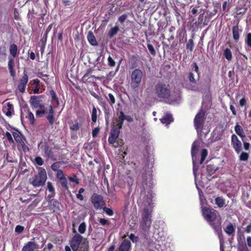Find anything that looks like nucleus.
<instances>
[{"mask_svg": "<svg viewBox=\"0 0 251 251\" xmlns=\"http://www.w3.org/2000/svg\"><path fill=\"white\" fill-rule=\"evenodd\" d=\"M152 192H142L138 203L141 208V221L140 226L145 231H148L151 225L153 211Z\"/></svg>", "mask_w": 251, "mask_h": 251, "instance_id": "1", "label": "nucleus"}, {"mask_svg": "<svg viewBox=\"0 0 251 251\" xmlns=\"http://www.w3.org/2000/svg\"><path fill=\"white\" fill-rule=\"evenodd\" d=\"M202 213L205 219L209 223L215 233L218 235L220 244H221V250H223V244L224 243L223 235L222 233L221 219L218 217V213L215 210L207 207L202 209Z\"/></svg>", "mask_w": 251, "mask_h": 251, "instance_id": "2", "label": "nucleus"}, {"mask_svg": "<svg viewBox=\"0 0 251 251\" xmlns=\"http://www.w3.org/2000/svg\"><path fill=\"white\" fill-rule=\"evenodd\" d=\"M154 91L157 97L166 102L178 103L180 100V93L177 92L175 95L171 94L170 87L168 84L158 82L155 86Z\"/></svg>", "mask_w": 251, "mask_h": 251, "instance_id": "3", "label": "nucleus"}, {"mask_svg": "<svg viewBox=\"0 0 251 251\" xmlns=\"http://www.w3.org/2000/svg\"><path fill=\"white\" fill-rule=\"evenodd\" d=\"M70 244L73 251H88L89 250L88 241L78 233L75 234L72 237Z\"/></svg>", "mask_w": 251, "mask_h": 251, "instance_id": "4", "label": "nucleus"}, {"mask_svg": "<svg viewBox=\"0 0 251 251\" xmlns=\"http://www.w3.org/2000/svg\"><path fill=\"white\" fill-rule=\"evenodd\" d=\"M47 179V173L45 169L39 168L38 173L29 179V183L34 187L43 186Z\"/></svg>", "mask_w": 251, "mask_h": 251, "instance_id": "5", "label": "nucleus"}, {"mask_svg": "<svg viewBox=\"0 0 251 251\" xmlns=\"http://www.w3.org/2000/svg\"><path fill=\"white\" fill-rule=\"evenodd\" d=\"M143 77V72L139 69H136L133 71L131 74L130 87L137 91L141 84Z\"/></svg>", "mask_w": 251, "mask_h": 251, "instance_id": "6", "label": "nucleus"}, {"mask_svg": "<svg viewBox=\"0 0 251 251\" xmlns=\"http://www.w3.org/2000/svg\"><path fill=\"white\" fill-rule=\"evenodd\" d=\"M43 114H46V118L50 125H52L54 123L55 121L54 111L51 105L48 107H45L42 110H38L36 111V116L41 117Z\"/></svg>", "mask_w": 251, "mask_h": 251, "instance_id": "7", "label": "nucleus"}, {"mask_svg": "<svg viewBox=\"0 0 251 251\" xmlns=\"http://www.w3.org/2000/svg\"><path fill=\"white\" fill-rule=\"evenodd\" d=\"M205 119V111L201 109L194 119V126L198 133L201 130Z\"/></svg>", "mask_w": 251, "mask_h": 251, "instance_id": "8", "label": "nucleus"}, {"mask_svg": "<svg viewBox=\"0 0 251 251\" xmlns=\"http://www.w3.org/2000/svg\"><path fill=\"white\" fill-rule=\"evenodd\" d=\"M200 144L199 141H194L192 145L191 149V155L193 165V174L195 178L196 177L197 171L198 170V167L196 165V155L198 152Z\"/></svg>", "mask_w": 251, "mask_h": 251, "instance_id": "9", "label": "nucleus"}, {"mask_svg": "<svg viewBox=\"0 0 251 251\" xmlns=\"http://www.w3.org/2000/svg\"><path fill=\"white\" fill-rule=\"evenodd\" d=\"M45 98L43 95L35 96L33 95L30 97L29 103L33 108H39L40 110L44 109L45 106L42 103V99Z\"/></svg>", "mask_w": 251, "mask_h": 251, "instance_id": "10", "label": "nucleus"}, {"mask_svg": "<svg viewBox=\"0 0 251 251\" xmlns=\"http://www.w3.org/2000/svg\"><path fill=\"white\" fill-rule=\"evenodd\" d=\"M91 201L96 209H100L104 204L103 198L97 194H94L91 197Z\"/></svg>", "mask_w": 251, "mask_h": 251, "instance_id": "11", "label": "nucleus"}, {"mask_svg": "<svg viewBox=\"0 0 251 251\" xmlns=\"http://www.w3.org/2000/svg\"><path fill=\"white\" fill-rule=\"evenodd\" d=\"M12 135L15 141L18 144L19 146L22 148L23 151L25 152L28 151V148L25 144L22 135L18 131L13 132Z\"/></svg>", "mask_w": 251, "mask_h": 251, "instance_id": "12", "label": "nucleus"}, {"mask_svg": "<svg viewBox=\"0 0 251 251\" xmlns=\"http://www.w3.org/2000/svg\"><path fill=\"white\" fill-rule=\"evenodd\" d=\"M124 120H125L124 113L121 111L117 114V116L115 118V125L113 126V127L120 130L123 126Z\"/></svg>", "mask_w": 251, "mask_h": 251, "instance_id": "13", "label": "nucleus"}, {"mask_svg": "<svg viewBox=\"0 0 251 251\" xmlns=\"http://www.w3.org/2000/svg\"><path fill=\"white\" fill-rule=\"evenodd\" d=\"M120 130L112 127L108 138V141L109 143L110 144L113 145V146L115 148L117 147V145H114V144L115 143V142L119 135Z\"/></svg>", "mask_w": 251, "mask_h": 251, "instance_id": "14", "label": "nucleus"}, {"mask_svg": "<svg viewBox=\"0 0 251 251\" xmlns=\"http://www.w3.org/2000/svg\"><path fill=\"white\" fill-rule=\"evenodd\" d=\"M231 145L237 153L240 152L242 150V143L235 134L231 136Z\"/></svg>", "mask_w": 251, "mask_h": 251, "instance_id": "15", "label": "nucleus"}, {"mask_svg": "<svg viewBox=\"0 0 251 251\" xmlns=\"http://www.w3.org/2000/svg\"><path fill=\"white\" fill-rule=\"evenodd\" d=\"M27 82L28 76L26 73H24L23 77L20 79L18 84V89L21 93H24L25 92Z\"/></svg>", "mask_w": 251, "mask_h": 251, "instance_id": "16", "label": "nucleus"}, {"mask_svg": "<svg viewBox=\"0 0 251 251\" xmlns=\"http://www.w3.org/2000/svg\"><path fill=\"white\" fill-rule=\"evenodd\" d=\"M38 249L37 243L33 241H28L22 248L21 251H35Z\"/></svg>", "mask_w": 251, "mask_h": 251, "instance_id": "17", "label": "nucleus"}, {"mask_svg": "<svg viewBox=\"0 0 251 251\" xmlns=\"http://www.w3.org/2000/svg\"><path fill=\"white\" fill-rule=\"evenodd\" d=\"M131 243L130 241L125 239L120 244L116 251H131Z\"/></svg>", "mask_w": 251, "mask_h": 251, "instance_id": "18", "label": "nucleus"}, {"mask_svg": "<svg viewBox=\"0 0 251 251\" xmlns=\"http://www.w3.org/2000/svg\"><path fill=\"white\" fill-rule=\"evenodd\" d=\"M2 111L7 117H10L12 115V113L14 112L13 105L11 103L7 102L6 105L3 106Z\"/></svg>", "mask_w": 251, "mask_h": 251, "instance_id": "19", "label": "nucleus"}, {"mask_svg": "<svg viewBox=\"0 0 251 251\" xmlns=\"http://www.w3.org/2000/svg\"><path fill=\"white\" fill-rule=\"evenodd\" d=\"M160 121L163 124L168 125L173 121V118L171 114L167 113L160 119Z\"/></svg>", "mask_w": 251, "mask_h": 251, "instance_id": "20", "label": "nucleus"}, {"mask_svg": "<svg viewBox=\"0 0 251 251\" xmlns=\"http://www.w3.org/2000/svg\"><path fill=\"white\" fill-rule=\"evenodd\" d=\"M8 59H9V61H8V69L9 70L10 75L12 77H15L16 73H15V71L14 69V63L13 58V57L12 58L11 57H9L8 58Z\"/></svg>", "mask_w": 251, "mask_h": 251, "instance_id": "21", "label": "nucleus"}, {"mask_svg": "<svg viewBox=\"0 0 251 251\" xmlns=\"http://www.w3.org/2000/svg\"><path fill=\"white\" fill-rule=\"evenodd\" d=\"M47 189L50 192V194L48 195L47 198L48 199H50L53 198L55 194V189L51 182L50 181L47 182Z\"/></svg>", "mask_w": 251, "mask_h": 251, "instance_id": "22", "label": "nucleus"}, {"mask_svg": "<svg viewBox=\"0 0 251 251\" xmlns=\"http://www.w3.org/2000/svg\"><path fill=\"white\" fill-rule=\"evenodd\" d=\"M49 207L50 210L55 211L56 209H58L59 203L58 201L55 199H51L49 201Z\"/></svg>", "mask_w": 251, "mask_h": 251, "instance_id": "23", "label": "nucleus"}, {"mask_svg": "<svg viewBox=\"0 0 251 251\" xmlns=\"http://www.w3.org/2000/svg\"><path fill=\"white\" fill-rule=\"evenodd\" d=\"M87 39L89 43L92 46H95L98 45L97 41L92 32H89L88 33L87 35Z\"/></svg>", "mask_w": 251, "mask_h": 251, "instance_id": "24", "label": "nucleus"}, {"mask_svg": "<svg viewBox=\"0 0 251 251\" xmlns=\"http://www.w3.org/2000/svg\"><path fill=\"white\" fill-rule=\"evenodd\" d=\"M234 130L236 133L239 136H240L242 138V139L245 137V135L244 134V130L242 127L240 125L237 124L234 127Z\"/></svg>", "mask_w": 251, "mask_h": 251, "instance_id": "25", "label": "nucleus"}, {"mask_svg": "<svg viewBox=\"0 0 251 251\" xmlns=\"http://www.w3.org/2000/svg\"><path fill=\"white\" fill-rule=\"evenodd\" d=\"M7 56L6 50L4 46L0 47V61H5Z\"/></svg>", "mask_w": 251, "mask_h": 251, "instance_id": "26", "label": "nucleus"}, {"mask_svg": "<svg viewBox=\"0 0 251 251\" xmlns=\"http://www.w3.org/2000/svg\"><path fill=\"white\" fill-rule=\"evenodd\" d=\"M225 232L229 235H233L235 233V228L231 224H229L225 229Z\"/></svg>", "mask_w": 251, "mask_h": 251, "instance_id": "27", "label": "nucleus"}, {"mask_svg": "<svg viewBox=\"0 0 251 251\" xmlns=\"http://www.w3.org/2000/svg\"><path fill=\"white\" fill-rule=\"evenodd\" d=\"M233 38L235 41H238L240 37L239 29L238 25L233 26L232 27Z\"/></svg>", "mask_w": 251, "mask_h": 251, "instance_id": "28", "label": "nucleus"}, {"mask_svg": "<svg viewBox=\"0 0 251 251\" xmlns=\"http://www.w3.org/2000/svg\"><path fill=\"white\" fill-rule=\"evenodd\" d=\"M9 51L10 54L12 56L13 58H15L17 55V46L15 44H12L10 46Z\"/></svg>", "mask_w": 251, "mask_h": 251, "instance_id": "29", "label": "nucleus"}, {"mask_svg": "<svg viewBox=\"0 0 251 251\" xmlns=\"http://www.w3.org/2000/svg\"><path fill=\"white\" fill-rule=\"evenodd\" d=\"M215 203L218 207H223L225 205V200L223 198L219 197L215 199Z\"/></svg>", "mask_w": 251, "mask_h": 251, "instance_id": "30", "label": "nucleus"}, {"mask_svg": "<svg viewBox=\"0 0 251 251\" xmlns=\"http://www.w3.org/2000/svg\"><path fill=\"white\" fill-rule=\"evenodd\" d=\"M224 55L228 61H231L232 58V55L230 49L226 48L225 50Z\"/></svg>", "mask_w": 251, "mask_h": 251, "instance_id": "31", "label": "nucleus"}, {"mask_svg": "<svg viewBox=\"0 0 251 251\" xmlns=\"http://www.w3.org/2000/svg\"><path fill=\"white\" fill-rule=\"evenodd\" d=\"M26 118L29 121L31 124H33L35 119L33 113L29 110L27 111V114L25 116Z\"/></svg>", "mask_w": 251, "mask_h": 251, "instance_id": "32", "label": "nucleus"}, {"mask_svg": "<svg viewBox=\"0 0 251 251\" xmlns=\"http://www.w3.org/2000/svg\"><path fill=\"white\" fill-rule=\"evenodd\" d=\"M106 99L108 101L109 103L112 106L115 103L116 100H115V97L111 93H109L108 94L107 96H106Z\"/></svg>", "mask_w": 251, "mask_h": 251, "instance_id": "33", "label": "nucleus"}, {"mask_svg": "<svg viewBox=\"0 0 251 251\" xmlns=\"http://www.w3.org/2000/svg\"><path fill=\"white\" fill-rule=\"evenodd\" d=\"M92 121L94 123H96L97 120V110L96 108L93 106L91 113Z\"/></svg>", "mask_w": 251, "mask_h": 251, "instance_id": "34", "label": "nucleus"}, {"mask_svg": "<svg viewBox=\"0 0 251 251\" xmlns=\"http://www.w3.org/2000/svg\"><path fill=\"white\" fill-rule=\"evenodd\" d=\"M91 77H94V78H95L96 79H99V78L98 77H96L94 76V75H91V71L88 70V71H87V72L83 76L82 80H83V81H86V80H88V79H89V78H90Z\"/></svg>", "mask_w": 251, "mask_h": 251, "instance_id": "35", "label": "nucleus"}, {"mask_svg": "<svg viewBox=\"0 0 251 251\" xmlns=\"http://www.w3.org/2000/svg\"><path fill=\"white\" fill-rule=\"evenodd\" d=\"M245 42L247 46L251 48V33H248L245 38Z\"/></svg>", "mask_w": 251, "mask_h": 251, "instance_id": "36", "label": "nucleus"}, {"mask_svg": "<svg viewBox=\"0 0 251 251\" xmlns=\"http://www.w3.org/2000/svg\"><path fill=\"white\" fill-rule=\"evenodd\" d=\"M59 181H60V183L62 187H63L66 190H68L69 189V186L68 185V181L66 177L61 179Z\"/></svg>", "mask_w": 251, "mask_h": 251, "instance_id": "37", "label": "nucleus"}, {"mask_svg": "<svg viewBox=\"0 0 251 251\" xmlns=\"http://www.w3.org/2000/svg\"><path fill=\"white\" fill-rule=\"evenodd\" d=\"M119 30V27L118 26H115L114 27L112 28L109 32V36L110 37H113L115 34H117Z\"/></svg>", "mask_w": 251, "mask_h": 251, "instance_id": "38", "label": "nucleus"}, {"mask_svg": "<svg viewBox=\"0 0 251 251\" xmlns=\"http://www.w3.org/2000/svg\"><path fill=\"white\" fill-rule=\"evenodd\" d=\"M103 107L104 108L105 120L106 121H107L109 119V115H110V111L108 109V106L106 104H104L103 105Z\"/></svg>", "mask_w": 251, "mask_h": 251, "instance_id": "39", "label": "nucleus"}, {"mask_svg": "<svg viewBox=\"0 0 251 251\" xmlns=\"http://www.w3.org/2000/svg\"><path fill=\"white\" fill-rule=\"evenodd\" d=\"M207 151L206 149H203L201 152V159L200 162L201 164H202L203 162L204 161L207 155Z\"/></svg>", "mask_w": 251, "mask_h": 251, "instance_id": "40", "label": "nucleus"}, {"mask_svg": "<svg viewBox=\"0 0 251 251\" xmlns=\"http://www.w3.org/2000/svg\"><path fill=\"white\" fill-rule=\"evenodd\" d=\"M50 94L51 98V101H56L58 104L59 102L58 99L56 95L55 92L53 90H51L50 91Z\"/></svg>", "mask_w": 251, "mask_h": 251, "instance_id": "41", "label": "nucleus"}, {"mask_svg": "<svg viewBox=\"0 0 251 251\" xmlns=\"http://www.w3.org/2000/svg\"><path fill=\"white\" fill-rule=\"evenodd\" d=\"M79 127H80L79 124L77 122H76L74 124H73L71 126H70V128L71 130L77 131L79 129Z\"/></svg>", "mask_w": 251, "mask_h": 251, "instance_id": "42", "label": "nucleus"}, {"mask_svg": "<svg viewBox=\"0 0 251 251\" xmlns=\"http://www.w3.org/2000/svg\"><path fill=\"white\" fill-rule=\"evenodd\" d=\"M86 225L85 223H82L80 224L78 227V231L81 233H84L86 231Z\"/></svg>", "mask_w": 251, "mask_h": 251, "instance_id": "43", "label": "nucleus"}, {"mask_svg": "<svg viewBox=\"0 0 251 251\" xmlns=\"http://www.w3.org/2000/svg\"><path fill=\"white\" fill-rule=\"evenodd\" d=\"M194 46V42L192 39H190L188 40V42L186 44V48L187 49H189L191 51H192L193 49Z\"/></svg>", "mask_w": 251, "mask_h": 251, "instance_id": "44", "label": "nucleus"}, {"mask_svg": "<svg viewBox=\"0 0 251 251\" xmlns=\"http://www.w3.org/2000/svg\"><path fill=\"white\" fill-rule=\"evenodd\" d=\"M249 154L246 152H242L240 155L239 158L241 161H247L249 158Z\"/></svg>", "mask_w": 251, "mask_h": 251, "instance_id": "45", "label": "nucleus"}, {"mask_svg": "<svg viewBox=\"0 0 251 251\" xmlns=\"http://www.w3.org/2000/svg\"><path fill=\"white\" fill-rule=\"evenodd\" d=\"M45 153L49 157H51L53 156L51 150L48 147H46L45 148Z\"/></svg>", "mask_w": 251, "mask_h": 251, "instance_id": "46", "label": "nucleus"}, {"mask_svg": "<svg viewBox=\"0 0 251 251\" xmlns=\"http://www.w3.org/2000/svg\"><path fill=\"white\" fill-rule=\"evenodd\" d=\"M148 49L150 51V52L153 55H154L156 54V51L153 47V46L150 44H148L147 45Z\"/></svg>", "mask_w": 251, "mask_h": 251, "instance_id": "47", "label": "nucleus"}, {"mask_svg": "<svg viewBox=\"0 0 251 251\" xmlns=\"http://www.w3.org/2000/svg\"><path fill=\"white\" fill-rule=\"evenodd\" d=\"M107 61L108 64L110 67H113L115 66V62L110 56H109V57H108Z\"/></svg>", "mask_w": 251, "mask_h": 251, "instance_id": "48", "label": "nucleus"}, {"mask_svg": "<svg viewBox=\"0 0 251 251\" xmlns=\"http://www.w3.org/2000/svg\"><path fill=\"white\" fill-rule=\"evenodd\" d=\"M56 177L59 180L65 177L62 170H59L57 171Z\"/></svg>", "mask_w": 251, "mask_h": 251, "instance_id": "49", "label": "nucleus"}, {"mask_svg": "<svg viewBox=\"0 0 251 251\" xmlns=\"http://www.w3.org/2000/svg\"><path fill=\"white\" fill-rule=\"evenodd\" d=\"M103 210L109 216H112L114 214L113 210L111 208L104 207L103 208Z\"/></svg>", "mask_w": 251, "mask_h": 251, "instance_id": "50", "label": "nucleus"}, {"mask_svg": "<svg viewBox=\"0 0 251 251\" xmlns=\"http://www.w3.org/2000/svg\"><path fill=\"white\" fill-rule=\"evenodd\" d=\"M34 161L37 164H38L39 166H42L44 163V161L41 157H35L34 159Z\"/></svg>", "mask_w": 251, "mask_h": 251, "instance_id": "51", "label": "nucleus"}, {"mask_svg": "<svg viewBox=\"0 0 251 251\" xmlns=\"http://www.w3.org/2000/svg\"><path fill=\"white\" fill-rule=\"evenodd\" d=\"M189 80L190 82H191L192 83L196 84V80L194 78V75L192 73H190L189 74L188 76Z\"/></svg>", "mask_w": 251, "mask_h": 251, "instance_id": "52", "label": "nucleus"}, {"mask_svg": "<svg viewBox=\"0 0 251 251\" xmlns=\"http://www.w3.org/2000/svg\"><path fill=\"white\" fill-rule=\"evenodd\" d=\"M59 163L55 162L51 165V168L54 171H57L58 170H59L58 168H59Z\"/></svg>", "mask_w": 251, "mask_h": 251, "instance_id": "53", "label": "nucleus"}, {"mask_svg": "<svg viewBox=\"0 0 251 251\" xmlns=\"http://www.w3.org/2000/svg\"><path fill=\"white\" fill-rule=\"evenodd\" d=\"M5 136L8 140V141L10 143H14V140L12 137L11 134L9 132H6Z\"/></svg>", "mask_w": 251, "mask_h": 251, "instance_id": "54", "label": "nucleus"}, {"mask_svg": "<svg viewBox=\"0 0 251 251\" xmlns=\"http://www.w3.org/2000/svg\"><path fill=\"white\" fill-rule=\"evenodd\" d=\"M129 238L133 243H136L138 240V238L133 234H130Z\"/></svg>", "mask_w": 251, "mask_h": 251, "instance_id": "55", "label": "nucleus"}, {"mask_svg": "<svg viewBox=\"0 0 251 251\" xmlns=\"http://www.w3.org/2000/svg\"><path fill=\"white\" fill-rule=\"evenodd\" d=\"M127 18L126 14H123L119 17L118 20L121 23H123Z\"/></svg>", "mask_w": 251, "mask_h": 251, "instance_id": "56", "label": "nucleus"}, {"mask_svg": "<svg viewBox=\"0 0 251 251\" xmlns=\"http://www.w3.org/2000/svg\"><path fill=\"white\" fill-rule=\"evenodd\" d=\"M100 131V129L98 127L95 128L92 131V136L93 138H95L97 136L99 132Z\"/></svg>", "mask_w": 251, "mask_h": 251, "instance_id": "57", "label": "nucleus"}, {"mask_svg": "<svg viewBox=\"0 0 251 251\" xmlns=\"http://www.w3.org/2000/svg\"><path fill=\"white\" fill-rule=\"evenodd\" d=\"M24 227L21 226H17L15 227V231L17 233H21L24 230Z\"/></svg>", "mask_w": 251, "mask_h": 251, "instance_id": "58", "label": "nucleus"}, {"mask_svg": "<svg viewBox=\"0 0 251 251\" xmlns=\"http://www.w3.org/2000/svg\"><path fill=\"white\" fill-rule=\"evenodd\" d=\"M69 179L71 181L75 182L76 184H78L79 183L78 180L75 176H74L69 177Z\"/></svg>", "mask_w": 251, "mask_h": 251, "instance_id": "59", "label": "nucleus"}, {"mask_svg": "<svg viewBox=\"0 0 251 251\" xmlns=\"http://www.w3.org/2000/svg\"><path fill=\"white\" fill-rule=\"evenodd\" d=\"M192 65H193V68L194 69V71L197 73L198 75H199V74H200L199 69V67L197 65V63L196 62H194Z\"/></svg>", "mask_w": 251, "mask_h": 251, "instance_id": "60", "label": "nucleus"}, {"mask_svg": "<svg viewBox=\"0 0 251 251\" xmlns=\"http://www.w3.org/2000/svg\"><path fill=\"white\" fill-rule=\"evenodd\" d=\"M99 222L102 226H105L108 223L107 220L104 218H100L99 220Z\"/></svg>", "mask_w": 251, "mask_h": 251, "instance_id": "61", "label": "nucleus"}, {"mask_svg": "<svg viewBox=\"0 0 251 251\" xmlns=\"http://www.w3.org/2000/svg\"><path fill=\"white\" fill-rule=\"evenodd\" d=\"M247 100L245 98H242L239 101V104L241 106H244L246 103Z\"/></svg>", "mask_w": 251, "mask_h": 251, "instance_id": "62", "label": "nucleus"}, {"mask_svg": "<svg viewBox=\"0 0 251 251\" xmlns=\"http://www.w3.org/2000/svg\"><path fill=\"white\" fill-rule=\"evenodd\" d=\"M39 90H40V87L39 86V85H36L33 90V92L34 94H38L39 93Z\"/></svg>", "mask_w": 251, "mask_h": 251, "instance_id": "63", "label": "nucleus"}, {"mask_svg": "<svg viewBox=\"0 0 251 251\" xmlns=\"http://www.w3.org/2000/svg\"><path fill=\"white\" fill-rule=\"evenodd\" d=\"M124 118L125 120H126L128 122H131L133 121V118L130 116L126 115L124 114Z\"/></svg>", "mask_w": 251, "mask_h": 251, "instance_id": "64", "label": "nucleus"}]
</instances>
